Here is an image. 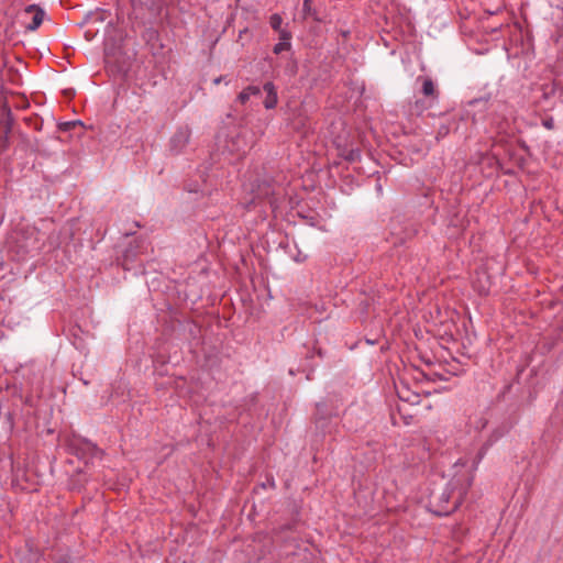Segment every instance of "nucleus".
<instances>
[{"mask_svg": "<svg viewBox=\"0 0 563 563\" xmlns=\"http://www.w3.org/2000/svg\"><path fill=\"white\" fill-rule=\"evenodd\" d=\"M473 481V472L456 473L441 492L431 494L430 510L439 517L456 511L464 503Z\"/></svg>", "mask_w": 563, "mask_h": 563, "instance_id": "1", "label": "nucleus"}, {"mask_svg": "<svg viewBox=\"0 0 563 563\" xmlns=\"http://www.w3.org/2000/svg\"><path fill=\"white\" fill-rule=\"evenodd\" d=\"M267 201L272 208L277 207V199L275 198V190L272 184L263 181L257 185L256 190L253 191V196L250 200L243 202L244 209L250 211L257 205Z\"/></svg>", "mask_w": 563, "mask_h": 563, "instance_id": "2", "label": "nucleus"}, {"mask_svg": "<svg viewBox=\"0 0 563 563\" xmlns=\"http://www.w3.org/2000/svg\"><path fill=\"white\" fill-rule=\"evenodd\" d=\"M191 136V130L188 125L179 126L169 140V152L174 155H178L189 144Z\"/></svg>", "mask_w": 563, "mask_h": 563, "instance_id": "3", "label": "nucleus"}, {"mask_svg": "<svg viewBox=\"0 0 563 563\" xmlns=\"http://www.w3.org/2000/svg\"><path fill=\"white\" fill-rule=\"evenodd\" d=\"M462 120L463 118L457 114L444 115L435 131V140L439 142L446 137L451 131H456Z\"/></svg>", "mask_w": 563, "mask_h": 563, "instance_id": "4", "label": "nucleus"}, {"mask_svg": "<svg viewBox=\"0 0 563 563\" xmlns=\"http://www.w3.org/2000/svg\"><path fill=\"white\" fill-rule=\"evenodd\" d=\"M542 97L545 100L558 98L563 103V73L556 75L552 82L542 85Z\"/></svg>", "mask_w": 563, "mask_h": 563, "instance_id": "5", "label": "nucleus"}, {"mask_svg": "<svg viewBox=\"0 0 563 563\" xmlns=\"http://www.w3.org/2000/svg\"><path fill=\"white\" fill-rule=\"evenodd\" d=\"M417 81L421 82V93L429 100L433 102H438L440 97V91L437 88L433 79L428 76H419Z\"/></svg>", "mask_w": 563, "mask_h": 563, "instance_id": "6", "label": "nucleus"}, {"mask_svg": "<svg viewBox=\"0 0 563 563\" xmlns=\"http://www.w3.org/2000/svg\"><path fill=\"white\" fill-rule=\"evenodd\" d=\"M25 15H31V22L27 23L26 29L29 31H35L40 27L44 20L45 12L42 8L36 4H30L24 10Z\"/></svg>", "mask_w": 563, "mask_h": 563, "instance_id": "7", "label": "nucleus"}, {"mask_svg": "<svg viewBox=\"0 0 563 563\" xmlns=\"http://www.w3.org/2000/svg\"><path fill=\"white\" fill-rule=\"evenodd\" d=\"M472 285L475 291L481 296H486L490 290V280L486 272H476L475 277L472 280Z\"/></svg>", "mask_w": 563, "mask_h": 563, "instance_id": "8", "label": "nucleus"}, {"mask_svg": "<svg viewBox=\"0 0 563 563\" xmlns=\"http://www.w3.org/2000/svg\"><path fill=\"white\" fill-rule=\"evenodd\" d=\"M264 91L266 92V97L264 100V107L266 109H274L278 103V96L276 91V87L272 81H267L263 86Z\"/></svg>", "mask_w": 563, "mask_h": 563, "instance_id": "9", "label": "nucleus"}, {"mask_svg": "<svg viewBox=\"0 0 563 563\" xmlns=\"http://www.w3.org/2000/svg\"><path fill=\"white\" fill-rule=\"evenodd\" d=\"M291 125L294 128V130H296L297 132L306 135L309 131H310V122H309V119L306 114L303 113H298L292 122H291Z\"/></svg>", "mask_w": 563, "mask_h": 563, "instance_id": "10", "label": "nucleus"}, {"mask_svg": "<svg viewBox=\"0 0 563 563\" xmlns=\"http://www.w3.org/2000/svg\"><path fill=\"white\" fill-rule=\"evenodd\" d=\"M57 128L60 132H70V131L78 130L79 132L77 133V136L80 137L84 133L85 125L81 121L75 120V121L60 122V123H58Z\"/></svg>", "mask_w": 563, "mask_h": 563, "instance_id": "11", "label": "nucleus"}, {"mask_svg": "<svg viewBox=\"0 0 563 563\" xmlns=\"http://www.w3.org/2000/svg\"><path fill=\"white\" fill-rule=\"evenodd\" d=\"M433 101L417 99L413 103L410 104L411 114H416L418 117L422 115L427 110H429L433 106Z\"/></svg>", "mask_w": 563, "mask_h": 563, "instance_id": "12", "label": "nucleus"}, {"mask_svg": "<svg viewBox=\"0 0 563 563\" xmlns=\"http://www.w3.org/2000/svg\"><path fill=\"white\" fill-rule=\"evenodd\" d=\"M261 95V88L257 86H247L245 89H243L238 95V100L244 104L249 101L251 96H258Z\"/></svg>", "mask_w": 563, "mask_h": 563, "instance_id": "13", "label": "nucleus"}, {"mask_svg": "<svg viewBox=\"0 0 563 563\" xmlns=\"http://www.w3.org/2000/svg\"><path fill=\"white\" fill-rule=\"evenodd\" d=\"M302 11L306 16H311L314 21H320V18L317 15V11L312 9L311 0H305L302 3Z\"/></svg>", "mask_w": 563, "mask_h": 563, "instance_id": "14", "label": "nucleus"}, {"mask_svg": "<svg viewBox=\"0 0 563 563\" xmlns=\"http://www.w3.org/2000/svg\"><path fill=\"white\" fill-rule=\"evenodd\" d=\"M282 24H283V19L278 13H274L271 15L269 25L272 26V29L274 31L278 32L279 30H282Z\"/></svg>", "mask_w": 563, "mask_h": 563, "instance_id": "15", "label": "nucleus"}, {"mask_svg": "<svg viewBox=\"0 0 563 563\" xmlns=\"http://www.w3.org/2000/svg\"><path fill=\"white\" fill-rule=\"evenodd\" d=\"M291 48L290 42H282L279 41L277 44H275L273 52L274 54L278 55L285 51H289Z\"/></svg>", "mask_w": 563, "mask_h": 563, "instance_id": "16", "label": "nucleus"}, {"mask_svg": "<svg viewBox=\"0 0 563 563\" xmlns=\"http://www.w3.org/2000/svg\"><path fill=\"white\" fill-rule=\"evenodd\" d=\"M558 44V62L563 65V33L556 38Z\"/></svg>", "mask_w": 563, "mask_h": 563, "instance_id": "17", "label": "nucleus"}, {"mask_svg": "<svg viewBox=\"0 0 563 563\" xmlns=\"http://www.w3.org/2000/svg\"><path fill=\"white\" fill-rule=\"evenodd\" d=\"M279 33V41L282 42H290L291 41V33L286 30V29H282L278 31Z\"/></svg>", "mask_w": 563, "mask_h": 563, "instance_id": "18", "label": "nucleus"}, {"mask_svg": "<svg viewBox=\"0 0 563 563\" xmlns=\"http://www.w3.org/2000/svg\"><path fill=\"white\" fill-rule=\"evenodd\" d=\"M360 156L361 154L358 150H351L345 158L350 162H355L360 158Z\"/></svg>", "mask_w": 563, "mask_h": 563, "instance_id": "19", "label": "nucleus"}, {"mask_svg": "<svg viewBox=\"0 0 563 563\" xmlns=\"http://www.w3.org/2000/svg\"><path fill=\"white\" fill-rule=\"evenodd\" d=\"M51 563H69V560L66 555L54 556Z\"/></svg>", "mask_w": 563, "mask_h": 563, "instance_id": "20", "label": "nucleus"}, {"mask_svg": "<svg viewBox=\"0 0 563 563\" xmlns=\"http://www.w3.org/2000/svg\"><path fill=\"white\" fill-rule=\"evenodd\" d=\"M543 125H544L547 129H552V128H553V122H552V120L544 121V122H543Z\"/></svg>", "mask_w": 563, "mask_h": 563, "instance_id": "21", "label": "nucleus"}, {"mask_svg": "<svg viewBox=\"0 0 563 563\" xmlns=\"http://www.w3.org/2000/svg\"><path fill=\"white\" fill-rule=\"evenodd\" d=\"M221 80H222V77H218V78H216V79L213 80V84H214V85H219V84L221 82Z\"/></svg>", "mask_w": 563, "mask_h": 563, "instance_id": "22", "label": "nucleus"}, {"mask_svg": "<svg viewBox=\"0 0 563 563\" xmlns=\"http://www.w3.org/2000/svg\"><path fill=\"white\" fill-rule=\"evenodd\" d=\"M479 422H481V428H482V429H483V428H485V426H486L487 421H486L485 419H481V421H479Z\"/></svg>", "mask_w": 563, "mask_h": 563, "instance_id": "23", "label": "nucleus"}, {"mask_svg": "<svg viewBox=\"0 0 563 563\" xmlns=\"http://www.w3.org/2000/svg\"><path fill=\"white\" fill-rule=\"evenodd\" d=\"M561 8H562V10H563V5H562Z\"/></svg>", "mask_w": 563, "mask_h": 563, "instance_id": "24", "label": "nucleus"}]
</instances>
